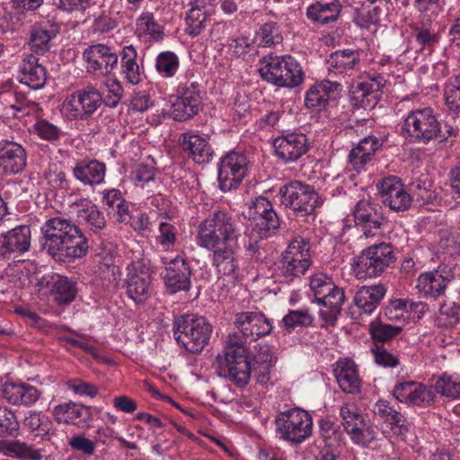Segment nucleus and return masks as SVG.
<instances>
[{
    "instance_id": "f257e3e1",
    "label": "nucleus",
    "mask_w": 460,
    "mask_h": 460,
    "mask_svg": "<svg viewBox=\"0 0 460 460\" xmlns=\"http://www.w3.org/2000/svg\"><path fill=\"white\" fill-rule=\"evenodd\" d=\"M215 366L217 374L239 387L245 386L252 369L256 382L267 385L270 379L273 364H256L248 361L246 349L242 344L227 343L223 354L217 356Z\"/></svg>"
},
{
    "instance_id": "f03ea898",
    "label": "nucleus",
    "mask_w": 460,
    "mask_h": 460,
    "mask_svg": "<svg viewBox=\"0 0 460 460\" xmlns=\"http://www.w3.org/2000/svg\"><path fill=\"white\" fill-rule=\"evenodd\" d=\"M242 225L236 217L224 210H215L201 220L196 230L199 247L207 251L238 243Z\"/></svg>"
},
{
    "instance_id": "7ed1b4c3",
    "label": "nucleus",
    "mask_w": 460,
    "mask_h": 460,
    "mask_svg": "<svg viewBox=\"0 0 460 460\" xmlns=\"http://www.w3.org/2000/svg\"><path fill=\"white\" fill-rule=\"evenodd\" d=\"M401 135L411 143L428 144L431 140L444 142L456 136V129L447 123H440L430 108L410 111L400 124Z\"/></svg>"
},
{
    "instance_id": "20e7f679",
    "label": "nucleus",
    "mask_w": 460,
    "mask_h": 460,
    "mask_svg": "<svg viewBox=\"0 0 460 460\" xmlns=\"http://www.w3.org/2000/svg\"><path fill=\"white\" fill-rule=\"evenodd\" d=\"M172 331L179 345L191 353H199L208 344L212 326L204 316L190 314L176 317Z\"/></svg>"
},
{
    "instance_id": "39448f33",
    "label": "nucleus",
    "mask_w": 460,
    "mask_h": 460,
    "mask_svg": "<svg viewBox=\"0 0 460 460\" xmlns=\"http://www.w3.org/2000/svg\"><path fill=\"white\" fill-rule=\"evenodd\" d=\"M260 74L265 81L281 87H295L304 80L299 63L289 55L265 58Z\"/></svg>"
},
{
    "instance_id": "423d86ee",
    "label": "nucleus",
    "mask_w": 460,
    "mask_h": 460,
    "mask_svg": "<svg viewBox=\"0 0 460 460\" xmlns=\"http://www.w3.org/2000/svg\"><path fill=\"white\" fill-rule=\"evenodd\" d=\"M194 76L190 71L177 77V96L172 102L170 116L177 121H185L193 118L201 110L199 84L190 82Z\"/></svg>"
},
{
    "instance_id": "0eeeda50",
    "label": "nucleus",
    "mask_w": 460,
    "mask_h": 460,
    "mask_svg": "<svg viewBox=\"0 0 460 460\" xmlns=\"http://www.w3.org/2000/svg\"><path fill=\"white\" fill-rule=\"evenodd\" d=\"M394 261L393 247L388 243H380L361 252L352 263V272L358 279L375 278L381 275Z\"/></svg>"
},
{
    "instance_id": "6e6552de",
    "label": "nucleus",
    "mask_w": 460,
    "mask_h": 460,
    "mask_svg": "<svg viewBox=\"0 0 460 460\" xmlns=\"http://www.w3.org/2000/svg\"><path fill=\"white\" fill-rule=\"evenodd\" d=\"M275 426L278 438L298 445L311 436L313 420L307 411L294 408L279 413Z\"/></svg>"
},
{
    "instance_id": "1a4fd4ad",
    "label": "nucleus",
    "mask_w": 460,
    "mask_h": 460,
    "mask_svg": "<svg viewBox=\"0 0 460 460\" xmlns=\"http://www.w3.org/2000/svg\"><path fill=\"white\" fill-rule=\"evenodd\" d=\"M102 103V95L99 90L93 85H87L75 91L64 100L61 112L70 119H85Z\"/></svg>"
},
{
    "instance_id": "9d476101",
    "label": "nucleus",
    "mask_w": 460,
    "mask_h": 460,
    "mask_svg": "<svg viewBox=\"0 0 460 460\" xmlns=\"http://www.w3.org/2000/svg\"><path fill=\"white\" fill-rule=\"evenodd\" d=\"M281 204L302 216L311 214L322 204L314 187L299 181H290L279 190Z\"/></svg>"
},
{
    "instance_id": "9b49d317",
    "label": "nucleus",
    "mask_w": 460,
    "mask_h": 460,
    "mask_svg": "<svg viewBox=\"0 0 460 460\" xmlns=\"http://www.w3.org/2000/svg\"><path fill=\"white\" fill-rule=\"evenodd\" d=\"M309 239L296 236L288 244L279 267L280 275L293 279L306 272L311 265Z\"/></svg>"
},
{
    "instance_id": "f8f14e48",
    "label": "nucleus",
    "mask_w": 460,
    "mask_h": 460,
    "mask_svg": "<svg viewBox=\"0 0 460 460\" xmlns=\"http://www.w3.org/2000/svg\"><path fill=\"white\" fill-rule=\"evenodd\" d=\"M249 218L252 235L264 239L274 234L279 228V220L270 201L262 196L255 198L249 207Z\"/></svg>"
},
{
    "instance_id": "ddd939ff",
    "label": "nucleus",
    "mask_w": 460,
    "mask_h": 460,
    "mask_svg": "<svg viewBox=\"0 0 460 460\" xmlns=\"http://www.w3.org/2000/svg\"><path fill=\"white\" fill-rule=\"evenodd\" d=\"M248 165L247 157L242 153L231 151L221 157L217 164L220 190L226 192L237 188L246 176Z\"/></svg>"
},
{
    "instance_id": "4468645a",
    "label": "nucleus",
    "mask_w": 460,
    "mask_h": 460,
    "mask_svg": "<svg viewBox=\"0 0 460 460\" xmlns=\"http://www.w3.org/2000/svg\"><path fill=\"white\" fill-rule=\"evenodd\" d=\"M83 60L87 73L94 76H106L117 67L119 58L110 46L98 43L84 50Z\"/></svg>"
},
{
    "instance_id": "2eb2a0df",
    "label": "nucleus",
    "mask_w": 460,
    "mask_h": 460,
    "mask_svg": "<svg viewBox=\"0 0 460 460\" xmlns=\"http://www.w3.org/2000/svg\"><path fill=\"white\" fill-rule=\"evenodd\" d=\"M151 270L143 261H132L127 267L126 292L137 304H144L151 295Z\"/></svg>"
},
{
    "instance_id": "dca6fc26",
    "label": "nucleus",
    "mask_w": 460,
    "mask_h": 460,
    "mask_svg": "<svg viewBox=\"0 0 460 460\" xmlns=\"http://www.w3.org/2000/svg\"><path fill=\"white\" fill-rule=\"evenodd\" d=\"M393 396L399 402L420 408L431 406L436 399L433 386L415 381L397 383L393 389Z\"/></svg>"
},
{
    "instance_id": "f3484780",
    "label": "nucleus",
    "mask_w": 460,
    "mask_h": 460,
    "mask_svg": "<svg viewBox=\"0 0 460 460\" xmlns=\"http://www.w3.org/2000/svg\"><path fill=\"white\" fill-rule=\"evenodd\" d=\"M162 261L165 266L164 281L167 290L172 294L189 290L191 286V270L186 258L178 254L170 260L162 258Z\"/></svg>"
},
{
    "instance_id": "a211bd4d",
    "label": "nucleus",
    "mask_w": 460,
    "mask_h": 460,
    "mask_svg": "<svg viewBox=\"0 0 460 460\" xmlns=\"http://www.w3.org/2000/svg\"><path fill=\"white\" fill-rule=\"evenodd\" d=\"M347 434L350 440L362 447L376 440V432L367 415L354 405L347 404Z\"/></svg>"
},
{
    "instance_id": "6ab92c4d",
    "label": "nucleus",
    "mask_w": 460,
    "mask_h": 460,
    "mask_svg": "<svg viewBox=\"0 0 460 460\" xmlns=\"http://www.w3.org/2000/svg\"><path fill=\"white\" fill-rule=\"evenodd\" d=\"M70 213L75 216L76 221L93 233H99L106 226L103 213L90 199L75 197L69 203Z\"/></svg>"
},
{
    "instance_id": "aec40b11",
    "label": "nucleus",
    "mask_w": 460,
    "mask_h": 460,
    "mask_svg": "<svg viewBox=\"0 0 460 460\" xmlns=\"http://www.w3.org/2000/svg\"><path fill=\"white\" fill-rule=\"evenodd\" d=\"M386 288L384 285L362 287L354 296V305L350 307L353 320L361 323L365 316L371 314L384 298Z\"/></svg>"
},
{
    "instance_id": "412c9836",
    "label": "nucleus",
    "mask_w": 460,
    "mask_h": 460,
    "mask_svg": "<svg viewBox=\"0 0 460 460\" xmlns=\"http://www.w3.org/2000/svg\"><path fill=\"white\" fill-rule=\"evenodd\" d=\"M377 189L383 204L390 209L400 212L410 208L412 198L397 177L391 176L382 180L377 184Z\"/></svg>"
},
{
    "instance_id": "4be33fe9",
    "label": "nucleus",
    "mask_w": 460,
    "mask_h": 460,
    "mask_svg": "<svg viewBox=\"0 0 460 460\" xmlns=\"http://www.w3.org/2000/svg\"><path fill=\"white\" fill-rule=\"evenodd\" d=\"M274 155L284 163H293L302 157L309 148L307 137L303 133H288L272 142Z\"/></svg>"
},
{
    "instance_id": "5701e85b",
    "label": "nucleus",
    "mask_w": 460,
    "mask_h": 460,
    "mask_svg": "<svg viewBox=\"0 0 460 460\" xmlns=\"http://www.w3.org/2000/svg\"><path fill=\"white\" fill-rule=\"evenodd\" d=\"M373 412L376 418L386 424V428L383 429L385 438L396 436L401 439H405L409 431L408 423L403 415L391 402L378 400L373 406Z\"/></svg>"
},
{
    "instance_id": "b1692460",
    "label": "nucleus",
    "mask_w": 460,
    "mask_h": 460,
    "mask_svg": "<svg viewBox=\"0 0 460 460\" xmlns=\"http://www.w3.org/2000/svg\"><path fill=\"white\" fill-rule=\"evenodd\" d=\"M186 14V33L197 37L205 30L211 17L216 13L212 0H191Z\"/></svg>"
},
{
    "instance_id": "393cba45",
    "label": "nucleus",
    "mask_w": 460,
    "mask_h": 460,
    "mask_svg": "<svg viewBox=\"0 0 460 460\" xmlns=\"http://www.w3.org/2000/svg\"><path fill=\"white\" fill-rule=\"evenodd\" d=\"M27 166V151L15 141H0V170L7 175L22 172Z\"/></svg>"
},
{
    "instance_id": "a878e982",
    "label": "nucleus",
    "mask_w": 460,
    "mask_h": 460,
    "mask_svg": "<svg viewBox=\"0 0 460 460\" xmlns=\"http://www.w3.org/2000/svg\"><path fill=\"white\" fill-rule=\"evenodd\" d=\"M234 324L251 341L268 335L272 331L270 320L261 312L238 313L234 316Z\"/></svg>"
},
{
    "instance_id": "bb28decb",
    "label": "nucleus",
    "mask_w": 460,
    "mask_h": 460,
    "mask_svg": "<svg viewBox=\"0 0 460 460\" xmlns=\"http://www.w3.org/2000/svg\"><path fill=\"white\" fill-rule=\"evenodd\" d=\"M342 85L337 82L323 80L312 85L305 93V106L314 111L324 110L329 102L341 97Z\"/></svg>"
},
{
    "instance_id": "cd10ccee",
    "label": "nucleus",
    "mask_w": 460,
    "mask_h": 460,
    "mask_svg": "<svg viewBox=\"0 0 460 460\" xmlns=\"http://www.w3.org/2000/svg\"><path fill=\"white\" fill-rule=\"evenodd\" d=\"M77 226L63 217H52L41 226L44 249L49 254L55 252Z\"/></svg>"
},
{
    "instance_id": "c85d7f7f",
    "label": "nucleus",
    "mask_w": 460,
    "mask_h": 460,
    "mask_svg": "<svg viewBox=\"0 0 460 460\" xmlns=\"http://www.w3.org/2000/svg\"><path fill=\"white\" fill-rule=\"evenodd\" d=\"M353 216L356 226L361 228V231L367 238L377 235L381 233L383 224L382 216L369 201H358L353 211Z\"/></svg>"
},
{
    "instance_id": "c756f323",
    "label": "nucleus",
    "mask_w": 460,
    "mask_h": 460,
    "mask_svg": "<svg viewBox=\"0 0 460 460\" xmlns=\"http://www.w3.org/2000/svg\"><path fill=\"white\" fill-rule=\"evenodd\" d=\"M179 143L196 164H208L214 157V151L208 139L194 131L181 134Z\"/></svg>"
},
{
    "instance_id": "7c9ffc66",
    "label": "nucleus",
    "mask_w": 460,
    "mask_h": 460,
    "mask_svg": "<svg viewBox=\"0 0 460 460\" xmlns=\"http://www.w3.org/2000/svg\"><path fill=\"white\" fill-rule=\"evenodd\" d=\"M31 245V228L20 226L8 231L0 240V257L11 258L27 252Z\"/></svg>"
},
{
    "instance_id": "2f4dec72",
    "label": "nucleus",
    "mask_w": 460,
    "mask_h": 460,
    "mask_svg": "<svg viewBox=\"0 0 460 460\" xmlns=\"http://www.w3.org/2000/svg\"><path fill=\"white\" fill-rule=\"evenodd\" d=\"M46 80L47 70L40 58L31 53H23L19 66V81L32 89H40Z\"/></svg>"
},
{
    "instance_id": "473e14b6",
    "label": "nucleus",
    "mask_w": 460,
    "mask_h": 460,
    "mask_svg": "<svg viewBox=\"0 0 460 460\" xmlns=\"http://www.w3.org/2000/svg\"><path fill=\"white\" fill-rule=\"evenodd\" d=\"M88 248L87 238L76 226L50 255L57 260L70 261L85 256Z\"/></svg>"
},
{
    "instance_id": "72a5a7b5",
    "label": "nucleus",
    "mask_w": 460,
    "mask_h": 460,
    "mask_svg": "<svg viewBox=\"0 0 460 460\" xmlns=\"http://www.w3.org/2000/svg\"><path fill=\"white\" fill-rule=\"evenodd\" d=\"M59 33V26L52 20L36 22L31 29L28 44L36 54H45L51 47L50 42Z\"/></svg>"
},
{
    "instance_id": "f704fd0d",
    "label": "nucleus",
    "mask_w": 460,
    "mask_h": 460,
    "mask_svg": "<svg viewBox=\"0 0 460 460\" xmlns=\"http://www.w3.org/2000/svg\"><path fill=\"white\" fill-rule=\"evenodd\" d=\"M239 248L238 242L208 251L211 252V264L218 274L235 278L239 269Z\"/></svg>"
},
{
    "instance_id": "c9c22d12",
    "label": "nucleus",
    "mask_w": 460,
    "mask_h": 460,
    "mask_svg": "<svg viewBox=\"0 0 460 460\" xmlns=\"http://www.w3.org/2000/svg\"><path fill=\"white\" fill-rule=\"evenodd\" d=\"M4 399L13 405L31 406L40 398L39 390L25 383L5 382L2 386Z\"/></svg>"
},
{
    "instance_id": "e433bc0d",
    "label": "nucleus",
    "mask_w": 460,
    "mask_h": 460,
    "mask_svg": "<svg viewBox=\"0 0 460 460\" xmlns=\"http://www.w3.org/2000/svg\"><path fill=\"white\" fill-rule=\"evenodd\" d=\"M72 172L82 184L93 187L104 181L106 165L97 160L84 159L75 164Z\"/></svg>"
},
{
    "instance_id": "4c0bfd02",
    "label": "nucleus",
    "mask_w": 460,
    "mask_h": 460,
    "mask_svg": "<svg viewBox=\"0 0 460 460\" xmlns=\"http://www.w3.org/2000/svg\"><path fill=\"white\" fill-rule=\"evenodd\" d=\"M53 415L58 422L81 426L89 421L91 409L81 403L68 402L57 405Z\"/></svg>"
},
{
    "instance_id": "58836bf2",
    "label": "nucleus",
    "mask_w": 460,
    "mask_h": 460,
    "mask_svg": "<svg viewBox=\"0 0 460 460\" xmlns=\"http://www.w3.org/2000/svg\"><path fill=\"white\" fill-rule=\"evenodd\" d=\"M47 287L59 305L71 303L77 293L75 283L67 277L58 274L44 276Z\"/></svg>"
},
{
    "instance_id": "ea45409f",
    "label": "nucleus",
    "mask_w": 460,
    "mask_h": 460,
    "mask_svg": "<svg viewBox=\"0 0 460 460\" xmlns=\"http://www.w3.org/2000/svg\"><path fill=\"white\" fill-rule=\"evenodd\" d=\"M342 9L339 0L331 3L314 2L306 7L305 15L314 24L325 25L338 20Z\"/></svg>"
},
{
    "instance_id": "a19ab883",
    "label": "nucleus",
    "mask_w": 460,
    "mask_h": 460,
    "mask_svg": "<svg viewBox=\"0 0 460 460\" xmlns=\"http://www.w3.org/2000/svg\"><path fill=\"white\" fill-rule=\"evenodd\" d=\"M377 147L378 141L376 137L364 136L357 146L349 152L347 172L355 170L358 173Z\"/></svg>"
},
{
    "instance_id": "79ce46f5",
    "label": "nucleus",
    "mask_w": 460,
    "mask_h": 460,
    "mask_svg": "<svg viewBox=\"0 0 460 460\" xmlns=\"http://www.w3.org/2000/svg\"><path fill=\"white\" fill-rule=\"evenodd\" d=\"M137 52L132 45L125 46L120 53L119 74L128 84L136 85L142 81L143 71L137 61Z\"/></svg>"
},
{
    "instance_id": "37998d69",
    "label": "nucleus",
    "mask_w": 460,
    "mask_h": 460,
    "mask_svg": "<svg viewBox=\"0 0 460 460\" xmlns=\"http://www.w3.org/2000/svg\"><path fill=\"white\" fill-rule=\"evenodd\" d=\"M135 34L141 40L156 42L163 39L164 28L152 12L145 11L136 19Z\"/></svg>"
},
{
    "instance_id": "c03bdc74",
    "label": "nucleus",
    "mask_w": 460,
    "mask_h": 460,
    "mask_svg": "<svg viewBox=\"0 0 460 460\" xmlns=\"http://www.w3.org/2000/svg\"><path fill=\"white\" fill-rule=\"evenodd\" d=\"M0 453L8 457L22 460H41L43 458L40 449H36L19 439L0 440Z\"/></svg>"
},
{
    "instance_id": "a18cd8bd",
    "label": "nucleus",
    "mask_w": 460,
    "mask_h": 460,
    "mask_svg": "<svg viewBox=\"0 0 460 460\" xmlns=\"http://www.w3.org/2000/svg\"><path fill=\"white\" fill-rule=\"evenodd\" d=\"M448 281V279L437 270L420 274L416 288L425 296L437 297L445 292Z\"/></svg>"
},
{
    "instance_id": "49530a36",
    "label": "nucleus",
    "mask_w": 460,
    "mask_h": 460,
    "mask_svg": "<svg viewBox=\"0 0 460 460\" xmlns=\"http://www.w3.org/2000/svg\"><path fill=\"white\" fill-rule=\"evenodd\" d=\"M379 91V84L368 75H360L349 88V100L354 107L363 104L364 99L370 93Z\"/></svg>"
},
{
    "instance_id": "de8ad7c7",
    "label": "nucleus",
    "mask_w": 460,
    "mask_h": 460,
    "mask_svg": "<svg viewBox=\"0 0 460 460\" xmlns=\"http://www.w3.org/2000/svg\"><path fill=\"white\" fill-rule=\"evenodd\" d=\"M179 235L178 228L166 217L158 218L157 230L155 233V244L164 252L172 251Z\"/></svg>"
},
{
    "instance_id": "09e8293b",
    "label": "nucleus",
    "mask_w": 460,
    "mask_h": 460,
    "mask_svg": "<svg viewBox=\"0 0 460 460\" xmlns=\"http://www.w3.org/2000/svg\"><path fill=\"white\" fill-rule=\"evenodd\" d=\"M30 132L39 138L50 143L58 141L63 134L60 127L42 118H37L36 121L30 128Z\"/></svg>"
},
{
    "instance_id": "8fccbe9b",
    "label": "nucleus",
    "mask_w": 460,
    "mask_h": 460,
    "mask_svg": "<svg viewBox=\"0 0 460 460\" xmlns=\"http://www.w3.org/2000/svg\"><path fill=\"white\" fill-rule=\"evenodd\" d=\"M255 40L261 47H271L280 43L283 37L279 24L275 22H268L256 31Z\"/></svg>"
},
{
    "instance_id": "3c124183",
    "label": "nucleus",
    "mask_w": 460,
    "mask_h": 460,
    "mask_svg": "<svg viewBox=\"0 0 460 460\" xmlns=\"http://www.w3.org/2000/svg\"><path fill=\"white\" fill-rule=\"evenodd\" d=\"M314 321L313 314L307 308L299 310H289L282 318L281 324L288 331L291 332L296 327L312 326Z\"/></svg>"
},
{
    "instance_id": "603ef678",
    "label": "nucleus",
    "mask_w": 460,
    "mask_h": 460,
    "mask_svg": "<svg viewBox=\"0 0 460 460\" xmlns=\"http://www.w3.org/2000/svg\"><path fill=\"white\" fill-rule=\"evenodd\" d=\"M179 58L172 51H163L156 57L155 68L158 74L164 78L174 76L179 69Z\"/></svg>"
},
{
    "instance_id": "864d4df0",
    "label": "nucleus",
    "mask_w": 460,
    "mask_h": 460,
    "mask_svg": "<svg viewBox=\"0 0 460 460\" xmlns=\"http://www.w3.org/2000/svg\"><path fill=\"white\" fill-rule=\"evenodd\" d=\"M435 394L451 400H460V381L451 376L442 375L433 387Z\"/></svg>"
},
{
    "instance_id": "5fc2aeb1",
    "label": "nucleus",
    "mask_w": 460,
    "mask_h": 460,
    "mask_svg": "<svg viewBox=\"0 0 460 460\" xmlns=\"http://www.w3.org/2000/svg\"><path fill=\"white\" fill-rule=\"evenodd\" d=\"M44 180L52 190H63L68 187L66 173L59 163H51L44 172Z\"/></svg>"
},
{
    "instance_id": "6e6d98bb",
    "label": "nucleus",
    "mask_w": 460,
    "mask_h": 460,
    "mask_svg": "<svg viewBox=\"0 0 460 460\" xmlns=\"http://www.w3.org/2000/svg\"><path fill=\"white\" fill-rule=\"evenodd\" d=\"M444 97L450 111L460 112V75L447 80L444 89Z\"/></svg>"
},
{
    "instance_id": "4d7b16f0",
    "label": "nucleus",
    "mask_w": 460,
    "mask_h": 460,
    "mask_svg": "<svg viewBox=\"0 0 460 460\" xmlns=\"http://www.w3.org/2000/svg\"><path fill=\"white\" fill-rule=\"evenodd\" d=\"M103 85V103L111 108L116 107L120 102L124 93L120 82L117 78L108 77Z\"/></svg>"
},
{
    "instance_id": "13d9d810",
    "label": "nucleus",
    "mask_w": 460,
    "mask_h": 460,
    "mask_svg": "<svg viewBox=\"0 0 460 460\" xmlns=\"http://www.w3.org/2000/svg\"><path fill=\"white\" fill-rule=\"evenodd\" d=\"M337 288L332 279L325 274L318 273L314 275L310 280V288L314 292L315 300L318 305L327 296L332 290Z\"/></svg>"
},
{
    "instance_id": "bf43d9fd",
    "label": "nucleus",
    "mask_w": 460,
    "mask_h": 460,
    "mask_svg": "<svg viewBox=\"0 0 460 460\" xmlns=\"http://www.w3.org/2000/svg\"><path fill=\"white\" fill-rule=\"evenodd\" d=\"M355 10L354 22L361 28H368L379 21V9L371 4H361V7L353 6Z\"/></svg>"
},
{
    "instance_id": "052dcab7",
    "label": "nucleus",
    "mask_w": 460,
    "mask_h": 460,
    "mask_svg": "<svg viewBox=\"0 0 460 460\" xmlns=\"http://www.w3.org/2000/svg\"><path fill=\"white\" fill-rule=\"evenodd\" d=\"M20 429V423L15 413L7 407H0V437L15 436Z\"/></svg>"
},
{
    "instance_id": "680f3d73",
    "label": "nucleus",
    "mask_w": 460,
    "mask_h": 460,
    "mask_svg": "<svg viewBox=\"0 0 460 460\" xmlns=\"http://www.w3.org/2000/svg\"><path fill=\"white\" fill-rule=\"evenodd\" d=\"M402 331L399 326L383 323L376 320L369 324V332L372 338L377 341L385 342L398 335Z\"/></svg>"
},
{
    "instance_id": "e2e57ef3",
    "label": "nucleus",
    "mask_w": 460,
    "mask_h": 460,
    "mask_svg": "<svg viewBox=\"0 0 460 460\" xmlns=\"http://www.w3.org/2000/svg\"><path fill=\"white\" fill-rule=\"evenodd\" d=\"M40 110L37 103L28 101L22 93L15 92V98L13 103H10L9 111L13 117L20 118L24 115H29L32 112H37Z\"/></svg>"
},
{
    "instance_id": "0e129e2a",
    "label": "nucleus",
    "mask_w": 460,
    "mask_h": 460,
    "mask_svg": "<svg viewBox=\"0 0 460 460\" xmlns=\"http://www.w3.org/2000/svg\"><path fill=\"white\" fill-rule=\"evenodd\" d=\"M157 170L152 164H140L132 173V181L137 187L145 188L155 181Z\"/></svg>"
},
{
    "instance_id": "69168bd1",
    "label": "nucleus",
    "mask_w": 460,
    "mask_h": 460,
    "mask_svg": "<svg viewBox=\"0 0 460 460\" xmlns=\"http://www.w3.org/2000/svg\"><path fill=\"white\" fill-rule=\"evenodd\" d=\"M438 321L447 327H452L460 321V305L455 302L440 306Z\"/></svg>"
},
{
    "instance_id": "338daca9",
    "label": "nucleus",
    "mask_w": 460,
    "mask_h": 460,
    "mask_svg": "<svg viewBox=\"0 0 460 460\" xmlns=\"http://www.w3.org/2000/svg\"><path fill=\"white\" fill-rule=\"evenodd\" d=\"M414 37L421 49L431 51L432 48L438 42V33L428 28H416Z\"/></svg>"
},
{
    "instance_id": "774afa93",
    "label": "nucleus",
    "mask_w": 460,
    "mask_h": 460,
    "mask_svg": "<svg viewBox=\"0 0 460 460\" xmlns=\"http://www.w3.org/2000/svg\"><path fill=\"white\" fill-rule=\"evenodd\" d=\"M371 352L374 357L375 362L384 367H395L400 364L398 358L387 351L382 346H375L372 348Z\"/></svg>"
}]
</instances>
